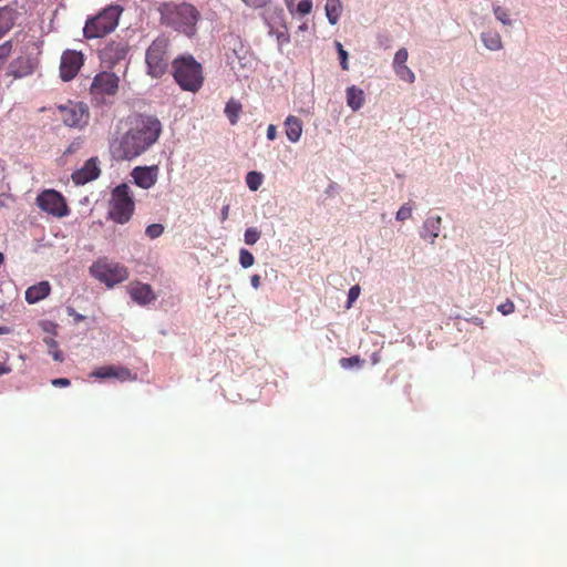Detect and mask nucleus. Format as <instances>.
<instances>
[{
  "label": "nucleus",
  "mask_w": 567,
  "mask_h": 567,
  "mask_svg": "<svg viewBox=\"0 0 567 567\" xmlns=\"http://www.w3.org/2000/svg\"><path fill=\"white\" fill-rule=\"evenodd\" d=\"M134 183L144 189L153 187L158 178V167L153 166H137L131 173Z\"/></svg>",
  "instance_id": "15"
},
{
  "label": "nucleus",
  "mask_w": 567,
  "mask_h": 567,
  "mask_svg": "<svg viewBox=\"0 0 567 567\" xmlns=\"http://www.w3.org/2000/svg\"><path fill=\"white\" fill-rule=\"evenodd\" d=\"M135 210V203L131 187L123 183L117 185L111 194L109 217L117 223H127Z\"/></svg>",
  "instance_id": "5"
},
{
  "label": "nucleus",
  "mask_w": 567,
  "mask_h": 567,
  "mask_svg": "<svg viewBox=\"0 0 567 567\" xmlns=\"http://www.w3.org/2000/svg\"><path fill=\"white\" fill-rule=\"evenodd\" d=\"M482 42L484 45L492 51H497L503 48L502 39L498 32L496 31H486L481 35Z\"/></svg>",
  "instance_id": "23"
},
{
  "label": "nucleus",
  "mask_w": 567,
  "mask_h": 567,
  "mask_svg": "<svg viewBox=\"0 0 567 567\" xmlns=\"http://www.w3.org/2000/svg\"><path fill=\"white\" fill-rule=\"evenodd\" d=\"M441 223H442V219L440 216H435V217H429L425 221H424V230H425V234L423 235L424 238H427L430 237L431 239V243L433 244L435 238L439 236L440 234V230H441Z\"/></svg>",
  "instance_id": "22"
},
{
  "label": "nucleus",
  "mask_w": 567,
  "mask_h": 567,
  "mask_svg": "<svg viewBox=\"0 0 567 567\" xmlns=\"http://www.w3.org/2000/svg\"><path fill=\"white\" fill-rule=\"evenodd\" d=\"M38 65L37 59L29 54H20L9 63L8 75L21 79L31 75Z\"/></svg>",
  "instance_id": "12"
},
{
  "label": "nucleus",
  "mask_w": 567,
  "mask_h": 567,
  "mask_svg": "<svg viewBox=\"0 0 567 567\" xmlns=\"http://www.w3.org/2000/svg\"><path fill=\"white\" fill-rule=\"evenodd\" d=\"M287 8H291L293 0H285Z\"/></svg>",
  "instance_id": "47"
},
{
  "label": "nucleus",
  "mask_w": 567,
  "mask_h": 567,
  "mask_svg": "<svg viewBox=\"0 0 567 567\" xmlns=\"http://www.w3.org/2000/svg\"><path fill=\"white\" fill-rule=\"evenodd\" d=\"M91 377L97 379L115 378L121 381H131L136 379V374L132 373L130 369L115 365L97 368L91 373Z\"/></svg>",
  "instance_id": "16"
},
{
  "label": "nucleus",
  "mask_w": 567,
  "mask_h": 567,
  "mask_svg": "<svg viewBox=\"0 0 567 567\" xmlns=\"http://www.w3.org/2000/svg\"><path fill=\"white\" fill-rule=\"evenodd\" d=\"M70 380L66 378H58L51 381V384L56 388H65L70 385Z\"/></svg>",
  "instance_id": "41"
},
{
  "label": "nucleus",
  "mask_w": 567,
  "mask_h": 567,
  "mask_svg": "<svg viewBox=\"0 0 567 567\" xmlns=\"http://www.w3.org/2000/svg\"><path fill=\"white\" fill-rule=\"evenodd\" d=\"M365 97L363 90L351 85L347 89V104L353 111H359L364 104Z\"/></svg>",
  "instance_id": "20"
},
{
  "label": "nucleus",
  "mask_w": 567,
  "mask_h": 567,
  "mask_svg": "<svg viewBox=\"0 0 567 567\" xmlns=\"http://www.w3.org/2000/svg\"><path fill=\"white\" fill-rule=\"evenodd\" d=\"M158 11L164 24L174 28L187 37L195 34L196 24L200 19V12L195 6L187 2H166L158 8Z\"/></svg>",
  "instance_id": "2"
},
{
  "label": "nucleus",
  "mask_w": 567,
  "mask_h": 567,
  "mask_svg": "<svg viewBox=\"0 0 567 567\" xmlns=\"http://www.w3.org/2000/svg\"><path fill=\"white\" fill-rule=\"evenodd\" d=\"M412 206L410 203L404 204L400 207V209L396 212V220L399 221H405L412 216Z\"/></svg>",
  "instance_id": "34"
},
{
  "label": "nucleus",
  "mask_w": 567,
  "mask_h": 567,
  "mask_svg": "<svg viewBox=\"0 0 567 567\" xmlns=\"http://www.w3.org/2000/svg\"><path fill=\"white\" fill-rule=\"evenodd\" d=\"M291 14H309L312 10V0H293L291 8H287Z\"/></svg>",
  "instance_id": "26"
},
{
  "label": "nucleus",
  "mask_w": 567,
  "mask_h": 567,
  "mask_svg": "<svg viewBox=\"0 0 567 567\" xmlns=\"http://www.w3.org/2000/svg\"><path fill=\"white\" fill-rule=\"evenodd\" d=\"M44 342L48 344V347L50 349L49 352L52 355V358L55 361H58V362H62L63 361V353L58 348V342L54 339H52V338L44 339Z\"/></svg>",
  "instance_id": "30"
},
{
  "label": "nucleus",
  "mask_w": 567,
  "mask_h": 567,
  "mask_svg": "<svg viewBox=\"0 0 567 567\" xmlns=\"http://www.w3.org/2000/svg\"><path fill=\"white\" fill-rule=\"evenodd\" d=\"M12 41L8 40L0 44V71L3 70L7 64L11 53H12Z\"/></svg>",
  "instance_id": "27"
},
{
  "label": "nucleus",
  "mask_w": 567,
  "mask_h": 567,
  "mask_svg": "<svg viewBox=\"0 0 567 567\" xmlns=\"http://www.w3.org/2000/svg\"><path fill=\"white\" fill-rule=\"evenodd\" d=\"M3 262V255L0 252V265Z\"/></svg>",
  "instance_id": "49"
},
{
  "label": "nucleus",
  "mask_w": 567,
  "mask_h": 567,
  "mask_svg": "<svg viewBox=\"0 0 567 567\" xmlns=\"http://www.w3.org/2000/svg\"><path fill=\"white\" fill-rule=\"evenodd\" d=\"M393 69H394L395 74L402 81H405L408 83H413L415 81V75H414L413 71L409 66L400 65V66H395Z\"/></svg>",
  "instance_id": "29"
},
{
  "label": "nucleus",
  "mask_w": 567,
  "mask_h": 567,
  "mask_svg": "<svg viewBox=\"0 0 567 567\" xmlns=\"http://www.w3.org/2000/svg\"><path fill=\"white\" fill-rule=\"evenodd\" d=\"M128 293L131 298L141 306L148 305L156 299V295L147 284L131 282L128 286Z\"/></svg>",
  "instance_id": "17"
},
{
  "label": "nucleus",
  "mask_w": 567,
  "mask_h": 567,
  "mask_svg": "<svg viewBox=\"0 0 567 567\" xmlns=\"http://www.w3.org/2000/svg\"><path fill=\"white\" fill-rule=\"evenodd\" d=\"M37 205L41 210L59 218L66 216L70 212L64 197L54 189L41 192L37 197Z\"/></svg>",
  "instance_id": "10"
},
{
  "label": "nucleus",
  "mask_w": 567,
  "mask_h": 567,
  "mask_svg": "<svg viewBox=\"0 0 567 567\" xmlns=\"http://www.w3.org/2000/svg\"><path fill=\"white\" fill-rule=\"evenodd\" d=\"M128 52V45L125 41H111L101 50V60L109 66H113L124 60Z\"/></svg>",
  "instance_id": "13"
},
{
  "label": "nucleus",
  "mask_w": 567,
  "mask_h": 567,
  "mask_svg": "<svg viewBox=\"0 0 567 567\" xmlns=\"http://www.w3.org/2000/svg\"><path fill=\"white\" fill-rule=\"evenodd\" d=\"M497 310L504 315V316H508L511 313H513L515 311V305L512 300L507 299L505 302L501 303L498 307H497Z\"/></svg>",
  "instance_id": "39"
},
{
  "label": "nucleus",
  "mask_w": 567,
  "mask_h": 567,
  "mask_svg": "<svg viewBox=\"0 0 567 567\" xmlns=\"http://www.w3.org/2000/svg\"><path fill=\"white\" fill-rule=\"evenodd\" d=\"M84 64V54L81 51L65 50L60 61V78L64 82L73 80Z\"/></svg>",
  "instance_id": "11"
},
{
  "label": "nucleus",
  "mask_w": 567,
  "mask_h": 567,
  "mask_svg": "<svg viewBox=\"0 0 567 567\" xmlns=\"http://www.w3.org/2000/svg\"><path fill=\"white\" fill-rule=\"evenodd\" d=\"M239 262L243 268H249L254 265L255 257L252 256V254L250 251L243 248L239 251Z\"/></svg>",
  "instance_id": "32"
},
{
  "label": "nucleus",
  "mask_w": 567,
  "mask_h": 567,
  "mask_svg": "<svg viewBox=\"0 0 567 567\" xmlns=\"http://www.w3.org/2000/svg\"><path fill=\"white\" fill-rule=\"evenodd\" d=\"M121 13L120 6H110L96 16L89 18L83 28L84 38L91 40L107 35L117 27Z\"/></svg>",
  "instance_id": "4"
},
{
  "label": "nucleus",
  "mask_w": 567,
  "mask_h": 567,
  "mask_svg": "<svg viewBox=\"0 0 567 567\" xmlns=\"http://www.w3.org/2000/svg\"><path fill=\"white\" fill-rule=\"evenodd\" d=\"M83 319V316L79 315L76 316V320H82Z\"/></svg>",
  "instance_id": "50"
},
{
  "label": "nucleus",
  "mask_w": 567,
  "mask_h": 567,
  "mask_svg": "<svg viewBox=\"0 0 567 567\" xmlns=\"http://www.w3.org/2000/svg\"><path fill=\"white\" fill-rule=\"evenodd\" d=\"M120 78L112 72L97 73L90 86V94L97 101H104L105 96H114L118 91Z\"/></svg>",
  "instance_id": "9"
},
{
  "label": "nucleus",
  "mask_w": 567,
  "mask_h": 567,
  "mask_svg": "<svg viewBox=\"0 0 567 567\" xmlns=\"http://www.w3.org/2000/svg\"><path fill=\"white\" fill-rule=\"evenodd\" d=\"M101 174V169L99 167L97 157H91L87 159L84 165L73 172L72 181L75 185H84L89 182L96 179Z\"/></svg>",
  "instance_id": "14"
},
{
  "label": "nucleus",
  "mask_w": 567,
  "mask_h": 567,
  "mask_svg": "<svg viewBox=\"0 0 567 567\" xmlns=\"http://www.w3.org/2000/svg\"><path fill=\"white\" fill-rule=\"evenodd\" d=\"M247 6L254 7V8H262L265 7L270 0H243Z\"/></svg>",
  "instance_id": "42"
},
{
  "label": "nucleus",
  "mask_w": 567,
  "mask_h": 567,
  "mask_svg": "<svg viewBox=\"0 0 567 567\" xmlns=\"http://www.w3.org/2000/svg\"><path fill=\"white\" fill-rule=\"evenodd\" d=\"M11 370L10 368L3 365L0 363V375L9 373Z\"/></svg>",
  "instance_id": "46"
},
{
  "label": "nucleus",
  "mask_w": 567,
  "mask_h": 567,
  "mask_svg": "<svg viewBox=\"0 0 567 567\" xmlns=\"http://www.w3.org/2000/svg\"><path fill=\"white\" fill-rule=\"evenodd\" d=\"M164 233V226L162 224L148 225L145 229V234L151 239L159 237Z\"/></svg>",
  "instance_id": "35"
},
{
  "label": "nucleus",
  "mask_w": 567,
  "mask_h": 567,
  "mask_svg": "<svg viewBox=\"0 0 567 567\" xmlns=\"http://www.w3.org/2000/svg\"><path fill=\"white\" fill-rule=\"evenodd\" d=\"M277 137V128L274 124H270L267 128V138L274 141Z\"/></svg>",
  "instance_id": "43"
},
{
  "label": "nucleus",
  "mask_w": 567,
  "mask_h": 567,
  "mask_svg": "<svg viewBox=\"0 0 567 567\" xmlns=\"http://www.w3.org/2000/svg\"><path fill=\"white\" fill-rule=\"evenodd\" d=\"M408 56H409V53H408L406 49L402 48V49L398 50L394 55L393 68L400 66V65H406L405 63H406Z\"/></svg>",
  "instance_id": "36"
},
{
  "label": "nucleus",
  "mask_w": 567,
  "mask_h": 567,
  "mask_svg": "<svg viewBox=\"0 0 567 567\" xmlns=\"http://www.w3.org/2000/svg\"><path fill=\"white\" fill-rule=\"evenodd\" d=\"M363 362L364 361L362 359H360L359 355H353V357H350V358H341L340 361H339L340 365L343 369H350L352 367H359Z\"/></svg>",
  "instance_id": "33"
},
{
  "label": "nucleus",
  "mask_w": 567,
  "mask_h": 567,
  "mask_svg": "<svg viewBox=\"0 0 567 567\" xmlns=\"http://www.w3.org/2000/svg\"><path fill=\"white\" fill-rule=\"evenodd\" d=\"M172 72L174 80L184 91L195 93L203 86V68L193 55H181L174 59Z\"/></svg>",
  "instance_id": "3"
},
{
  "label": "nucleus",
  "mask_w": 567,
  "mask_h": 567,
  "mask_svg": "<svg viewBox=\"0 0 567 567\" xmlns=\"http://www.w3.org/2000/svg\"><path fill=\"white\" fill-rule=\"evenodd\" d=\"M90 274L100 282L105 284L109 288L125 281L128 278V270L125 266L107 258H99L90 267Z\"/></svg>",
  "instance_id": "6"
},
{
  "label": "nucleus",
  "mask_w": 567,
  "mask_h": 567,
  "mask_svg": "<svg viewBox=\"0 0 567 567\" xmlns=\"http://www.w3.org/2000/svg\"><path fill=\"white\" fill-rule=\"evenodd\" d=\"M494 14L498 21H501L503 24H509V16L505 8H502L499 6L494 8Z\"/></svg>",
  "instance_id": "38"
},
{
  "label": "nucleus",
  "mask_w": 567,
  "mask_h": 567,
  "mask_svg": "<svg viewBox=\"0 0 567 567\" xmlns=\"http://www.w3.org/2000/svg\"><path fill=\"white\" fill-rule=\"evenodd\" d=\"M169 41L164 37L156 38L146 50L145 60L147 74L152 78H161L168 68Z\"/></svg>",
  "instance_id": "7"
},
{
  "label": "nucleus",
  "mask_w": 567,
  "mask_h": 567,
  "mask_svg": "<svg viewBox=\"0 0 567 567\" xmlns=\"http://www.w3.org/2000/svg\"><path fill=\"white\" fill-rule=\"evenodd\" d=\"M228 213H229V206H228V205H226V206H224V207H223V209H221V218H223V220H225V219H227V218H228Z\"/></svg>",
  "instance_id": "45"
},
{
  "label": "nucleus",
  "mask_w": 567,
  "mask_h": 567,
  "mask_svg": "<svg viewBox=\"0 0 567 567\" xmlns=\"http://www.w3.org/2000/svg\"><path fill=\"white\" fill-rule=\"evenodd\" d=\"M359 296H360V287L358 285L352 286L348 293V302H349L348 307H350L351 303L359 298Z\"/></svg>",
  "instance_id": "40"
},
{
  "label": "nucleus",
  "mask_w": 567,
  "mask_h": 567,
  "mask_svg": "<svg viewBox=\"0 0 567 567\" xmlns=\"http://www.w3.org/2000/svg\"><path fill=\"white\" fill-rule=\"evenodd\" d=\"M262 183V174L256 171L249 172L246 176V184L250 190H257Z\"/></svg>",
  "instance_id": "28"
},
{
  "label": "nucleus",
  "mask_w": 567,
  "mask_h": 567,
  "mask_svg": "<svg viewBox=\"0 0 567 567\" xmlns=\"http://www.w3.org/2000/svg\"><path fill=\"white\" fill-rule=\"evenodd\" d=\"M300 30L305 31L308 29V24L307 23H303L302 25L299 27Z\"/></svg>",
  "instance_id": "48"
},
{
  "label": "nucleus",
  "mask_w": 567,
  "mask_h": 567,
  "mask_svg": "<svg viewBox=\"0 0 567 567\" xmlns=\"http://www.w3.org/2000/svg\"><path fill=\"white\" fill-rule=\"evenodd\" d=\"M2 332V328H0V333Z\"/></svg>",
  "instance_id": "51"
},
{
  "label": "nucleus",
  "mask_w": 567,
  "mask_h": 567,
  "mask_svg": "<svg viewBox=\"0 0 567 567\" xmlns=\"http://www.w3.org/2000/svg\"><path fill=\"white\" fill-rule=\"evenodd\" d=\"M260 238V231L256 227H249L245 230L244 240L247 245H254Z\"/></svg>",
  "instance_id": "31"
},
{
  "label": "nucleus",
  "mask_w": 567,
  "mask_h": 567,
  "mask_svg": "<svg viewBox=\"0 0 567 567\" xmlns=\"http://www.w3.org/2000/svg\"><path fill=\"white\" fill-rule=\"evenodd\" d=\"M62 122L69 127L82 128L89 122L90 113L86 104L69 101L58 105Z\"/></svg>",
  "instance_id": "8"
},
{
  "label": "nucleus",
  "mask_w": 567,
  "mask_h": 567,
  "mask_svg": "<svg viewBox=\"0 0 567 567\" xmlns=\"http://www.w3.org/2000/svg\"><path fill=\"white\" fill-rule=\"evenodd\" d=\"M250 284L255 289H258L260 287V276L252 275L250 278Z\"/></svg>",
  "instance_id": "44"
},
{
  "label": "nucleus",
  "mask_w": 567,
  "mask_h": 567,
  "mask_svg": "<svg viewBox=\"0 0 567 567\" xmlns=\"http://www.w3.org/2000/svg\"><path fill=\"white\" fill-rule=\"evenodd\" d=\"M285 132L291 143H297L302 134V121L295 115L287 116L285 120Z\"/></svg>",
  "instance_id": "19"
},
{
  "label": "nucleus",
  "mask_w": 567,
  "mask_h": 567,
  "mask_svg": "<svg viewBox=\"0 0 567 567\" xmlns=\"http://www.w3.org/2000/svg\"><path fill=\"white\" fill-rule=\"evenodd\" d=\"M324 10L329 22L337 24L343 10L341 0H327Z\"/></svg>",
  "instance_id": "21"
},
{
  "label": "nucleus",
  "mask_w": 567,
  "mask_h": 567,
  "mask_svg": "<svg viewBox=\"0 0 567 567\" xmlns=\"http://www.w3.org/2000/svg\"><path fill=\"white\" fill-rule=\"evenodd\" d=\"M336 47L338 49L340 65H341L342 70H344V71L349 70L348 52L343 49V47L340 42H336Z\"/></svg>",
  "instance_id": "37"
},
{
  "label": "nucleus",
  "mask_w": 567,
  "mask_h": 567,
  "mask_svg": "<svg viewBox=\"0 0 567 567\" xmlns=\"http://www.w3.org/2000/svg\"><path fill=\"white\" fill-rule=\"evenodd\" d=\"M162 130V123L156 116L137 114L130 117L127 130L110 145L112 156L117 161L138 157L158 141Z\"/></svg>",
  "instance_id": "1"
},
{
  "label": "nucleus",
  "mask_w": 567,
  "mask_h": 567,
  "mask_svg": "<svg viewBox=\"0 0 567 567\" xmlns=\"http://www.w3.org/2000/svg\"><path fill=\"white\" fill-rule=\"evenodd\" d=\"M51 286L48 281H41L37 285L29 287L25 290V300L28 303H35L49 296Z\"/></svg>",
  "instance_id": "18"
},
{
  "label": "nucleus",
  "mask_w": 567,
  "mask_h": 567,
  "mask_svg": "<svg viewBox=\"0 0 567 567\" xmlns=\"http://www.w3.org/2000/svg\"><path fill=\"white\" fill-rule=\"evenodd\" d=\"M14 24L12 10L0 9V38L3 37Z\"/></svg>",
  "instance_id": "24"
},
{
  "label": "nucleus",
  "mask_w": 567,
  "mask_h": 567,
  "mask_svg": "<svg viewBox=\"0 0 567 567\" xmlns=\"http://www.w3.org/2000/svg\"><path fill=\"white\" fill-rule=\"evenodd\" d=\"M241 104L234 99L229 100L225 107V114L228 117L231 125L238 122L239 114L241 113Z\"/></svg>",
  "instance_id": "25"
}]
</instances>
